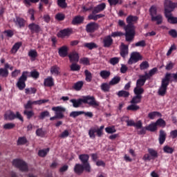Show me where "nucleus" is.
<instances>
[{"label": "nucleus", "instance_id": "obj_1", "mask_svg": "<svg viewBox=\"0 0 177 177\" xmlns=\"http://www.w3.org/2000/svg\"><path fill=\"white\" fill-rule=\"evenodd\" d=\"M171 81V73H166L165 77L162 79L161 85L158 91V95L159 96H165L167 95V90L168 89V85Z\"/></svg>", "mask_w": 177, "mask_h": 177}, {"label": "nucleus", "instance_id": "obj_2", "mask_svg": "<svg viewBox=\"0 0 177 177\" xmlns=\"http://www.w3.org/2000/svg\"><path fill=\"white\" fill-rule=\"evenodd\" d=\"M52 111H55V116L50 118V121H55V120H63L64 118V113L66 109L62 106H53Z\"/></svg>", "mask_w": 177, "mask_h": 177}, {"label": "nucleus", "instance_id": "obj_3", "mask_svg": "<svg viewBox=\"0 0 177 177\" xmlns=\"http://www.w3.org/2000/svg\"><path fill=\"white\" fill-rule=\"evenodd\" d=\"M28 74L30 72L26 71L22 72L21 77L18 79V81L16 84V86L19 89V91H23L26 88V81L28 78Z\"/></svg>", "mask_w": 177, "mask_h": 177}, {"label": "nucleus", "instance_id": "obj_4", "mask_svg": "<svg viewBox=\"0 0 177 177\" xmlns=\"http://www.w3.org/2000/svg\"><path fill=\"white\" fill-rule=\"evenodd\" d=\"M12 165L15 166V168H19V171H21V172H27L28 171L27 162L21 159H14L12 160Z\"/></svg>", "mask_w": 177, "mask_h": 177}, {"label": "nucleus", "instance_id": "obj_5", "mask_svg": "<svg viewBox=\"0 0 177 177\" xmlns=\"http://www.w3.org/2000/svg\"><path fill=\"white\" fill-rule=\"evenodd\" d=\"M148 153L144 155L142 159L144 161H151V160H155V158H158V152L154 149L149 148Z\"/></svg>", "mask_w": 177, "mask_h": 177}, {"label": "nucleus", "instance_id": "obj_6", "mask_svg": "<svg viewBox=\"0 0 177 177\" xmlns=\"http://www.w3.org/2000/svg\"><path fill=\"white\" fill-rule=\"evenodd\" d=\"M103 129H104V126H101L99 129L96 128H91L88 131V136L91 139H95L96 138V135L95 133H97V136L98 138H102V136L103 135Z\"/></svg>", "mask_w": 177, "mask_h": 177}, {"label": "nucleus", "instance_id": "obj_7", "mask_svg": "<svg viewBox=\"0 0 177 177\" xmlns=\"http://www.w3.org/2000/svg\"><path fill=\"white\" fill-rule=\"evenodd\" d=\"M4 118L5 120H9V121H13V120L17 118L18 120H19V121H21V122H24V119L19 111L16 112V114H15L13 111H10L8 113H6L4 115Z\"/></svg>", "mask_w": 177, "mask_h": 177}, {"label": "nucleus", "instance_id": "obj_8", "mask_svg": "<svg viewBox=\"0 0 177 177\" xmlns=\"http://www.w3.org/2000/svg\"><path fill=\"white\" fill-rule=\"evenodd\" d=\"M83 102L84 104H89V106H92L93 107H99L100 106V103L96 101V99L93 96L91 95L83 97Z\"/></svg>", "mask_w": 177, "mask_h": 177}, {"label": "nucleus", "instance_id": "obj_9", "mask_svg": "<svg viewBox=\"0 0 177 177\" xmlns=\"http://www.w3.org/2000/svg\"><path fill=\"white\" fill-rule=\"evenodd\" d=\"M92 167H86L84 165L77 163L74 167V172L76 173L77 175H82L84 174V171L85 172H91Z\"/></svg>", "mask_w": 177, "mask_h": 177}, {"label": "nucleus", "instance_id": "obj_10", "mask_svg": "<svg viewBox=\"0 0 177 177\" xmlns=\"http://www.w3.org/2000/svg\"><path fill=\"white\" fill-rule=\"evenodd\" d=\"M164 6L165 15L167 13H172L175 8H176V4L171 0H165Z\"/></svg>", "mask_w": 177, "mask_h": 177}, {"label": "nucleus", "instance_id": "obj_11", "mask_svg": "<svg viewBox=\"0 0 177 177\" xmlns=\"http://www.w3.org/2000/svg\"><path fill=\"white\" fill-rule=\"evenodd\" d=\"M48 102H49V100H37V101L29 100L24 105V109H26V110H28V109H32V104L41 106V104L48 103Z\"/></svg>", "mask_w": 177, "mask_h": 177}, {"label": "nucleus", "instance_id": "obj_12", "mask_svg": "<svg viewBox=\"0 0 177 177\" xmlns=\"http://www.w3.org/2000/svg\"><path fill=\"white\" fill-rule=\"evenodd\" d=\"M125 38L127 42H131L133 41V38H135V30L133 28H127L125 27Z\"/></svg>", "mask_w": 177, "mask_h": 177}, {"label": "nucleus", "instance_id": "obj_13", "mask_svg": "<svg viewBox=\"0 0 177 177\" xmlns=\"http://www.w3.org/2000/svg\"><path fill=\"white\" fill-rule=\"evenodd\" d=\"M142 55H140V53L138 52H133L131 53V57L128 61V64H133L134 63H138L139 60H142Z\"/></svg>", "mask_w": 177, "mask_h": 177}, {"label": "nucleus", "instance_id": "obj_14", "mask_svg": "<svg viewBox=\"0 0 177 177\" xmlns=\"http://www.w3.org/2000/svg\"><path fill=\"white\" fill-rule=\"evenodd\" d=\"M79 160L81 161L83 165H85L86 168H91V164L89 163V155L86 153L80 154L79 156Z\"/></svg>", "mask_w": 177, "mask_h": 177}, {"label": "nucleus", "instance_id": "obj_15", "mask_svg": "<svg viewBox=\"0 0 177 177\" xmlns=\"http://www.w3.org/2000/svg\"><path fill=\"white\" fill-rule=\"evenodd\" d=\"M31 34H39L42 29L41 26L35 23H31L28 26Z\"/></svg>", "mask_w": 177, "mask_h": 177}, {"label": "nucleus", "instance_id": "obj_16", "mask_svg": "<svg viewBox=\"0 0 177 177\" xmlns=\"http://www.w3.org/2000/svg\"><path fill=\"white\" fill-rule=\"evenodd\" d=\"M13 21L18 28H24V27H26V19L23 17L16 16L15 19H13Z\"/></svg>", "mask_w": 177, "mask_h": 177}, {"label": "nucleus", "instance_id": "obj_17", "mask_svg": "<svg viewBox=\"0 0 177 177\" xmlns=\"http://www.w3.org/2000/svg\"><path fill=\"white\" fill-rule=\"evenodd\" d=\"M99 29V24L95 22H90L86 26V32H95L97 30Z\"/></svg>", "mask_w": 177, "mask_h": 177}, {"label": "nucleus", "instance_id": "obj_18", "mask_svg": "<svg viewBox=\"0 0 177 177\" xmlns=\"http://www.w3.org/2000/svg\"><path fill=\"white\" fill-rule=\"evenodd\" d=\"M73 34V30L70 28H65L64 30H61L57 33L58 38H66V37H70Z\"/></svg>", "mask_w": 177, "mask_h": 177}, {"label": "nucleus", "instance_id": "obj_19", "mask_svg": "<svg viewBox=\"0 0 177 177\" xmlns=\"http://www.w3.org/2000/svg\"><path fill=\"white\" fill-rule=\"evenodd\" d=\"M133 21H138V17L130 15L127 18V23L128 24L126 28H134Z\"/></svg>", "mask_w": 177, "mask_h": 177}, {"label": "nucleus", "instance_id": "obj_20", "mask_svg": "<svg viewBox=\"0 0 177 177\" xmlns=\"http://www.w3.org/2000/svg\"><path fill=\"white\" fill-rule=\"evenodd\" d=\"M58 55L60 57H67L68 55V47L67 46H62L58 48Z\"/></svg>", "mask_w": 177, "mask_h": 177}, {"label": "nucleus", "instance_id": "obj_21", "mask_svg": "<svg viewBox=\"0 0 177 177\" xmlns=\"http://www.w3.org/2000/svg\"><path fill=\"white\" fill-rule=\"evenodd\" d=\"M44 86L47 88H52L55 86V80L52 76H48L47 78L44 79Z\"/></svg>", "mask_w": 177, "mask_h": 177}, {"label": "nucleus", "instance_id": "obj_22", "mask_svg": "<svg viewBox=\"0 0 177 177\" xmlns=\"http://www.w3.org/2000/svg\"><path fill=\"white\" fill-rule=\"evenodd\" d=\"M106 9V3H102L98 4L95 7H94L93 10V15H97V13H100V12H103V10Z\"/></svg>", "mask_w": 177, "mask_h": 177}, {"label": "nucleus", "instance_id": "obj_23", "mask_svg": "<svg viewBox=\"0 0 177 177\" xmlns=\"http://www.w3.org/2000/svg\"><path fill=\"white\" fill-rule=\"evenodd\" d=\"M121 46L122 47L120 48V55L123 59H125V57H127L128 53H129V51L128 49V46L125 45L124 44H122Z\"/></svg>", "mask_w": 177, "mask_h": 177}, {"label": "nucleus", "instance_id": "obj_24", "mask_svg": "<svg viewBox=\"0 0 177 177\" xmlns=\"http://www.w3.org/2000/svg\"><path fill=\"white\" fill-rule=\"evenodd\" d=\"M103 44H104V48H110L111 45H113V38H111V36H106L103 39Z\"/></svg>", "mask_w": 177, "mask_h": 177}, {"label": "nucleus", "instance_id": "obj_25", "mask_svg": "<svg viewBox=\"0 0 177 177\" xmlns=\"http://www.w3.org/2000/svg\"><path fill=\"white\" fill-rule=\"evenodd\" d=\"M166 19H167L168 23L170 24H177V17L172 16V12L165 14Z\"/></svg>", "mask_w": 177, "mask_h": 177}, {"label": "nucleus", "instance_id": "obj_26", "mask_svg": "<svg viewBox=\"0 0 177 177\" xmlns=\"http://www.w3.org/2000/svg\"><path fill=\"white\" fill-rule=\"evenodd\" d=\"M167 139V133L165 132V131L161 129L159 131V144L160 145H164L165 140Z\"/></svg>", "mask_w": 177, "mask_h": 177}, {"label": "nucleus", "instance_id": "obj_27", "mask_svg": "<svg viewBox=\"0 0 177 177\" xmlns=\"http://www.w3.org/2000/svg\"><path fill=\"white\" fill-rule=\"evenodd\" d=\"M68 58L71 63H78L80 60V55L77 53H72L68 55Z\"/></svg>", "mask_w": 177, "mask_h": 177}, {"label": "nucleus", "instance_id": "obj_28", "mask_svg": "<svg viewBox=\"0 0 177 177\" xmlns=\"http://www.w3.org/2000/svg\"><path fill=\"white\" fill-rule=\"evenodd\" d=\"M23 42L21 41H18L15 43L10 50V53H12V55L17 53V50H19L20 48H21Z\"/></svg>", "mask_w": 177, "mask_h": 177}, {"label": "nucleus", "instance_id": "obj_29", "mask_svg": "<svg viewBox=\"0 0 177 177\" xmlns=\"http://www.w3.org/2000/svg\"><path fill=\"white\" fill-rule=\"evenodd\" d=\"M70 102L71 103H73V106L75 107V109H78V107L84 103V98H80L77 100L71 99Z\"/></svg>", "mask_w": 177, "mask_h": 177}, {"label": "nucleus", "instance_id": "obj_30", "mask_svg": "<svg viewBox=\"0 0 177 177\" xmlns=\"http://www.w3.org/2000/svg\"><path fill=\"white\" fill-rule=\"evenodd\" d=\"M50 71L53 75H55L56 77H57V75H60V67L57 65L51 66Z\"/></svg>", "mask_w": 177, "mask_h": 177}, {"label": "nucleus", "instance_id": "obj_31", "mask_svg": "<svg viewBox=\"0 0 177 177\" xmlns=\"http://www.w3.org/2000/svg\"><path fill=\"white\" fill-rule=\"evenodd\" d=\"M84 17L76 16L72 20V24H73V26H75L76 24H82V23H84Z\"/></svg>", "mask_w": 177, "mask_h": 177}, {"label": "nucleus", "instance_id": "obj_32", "mask_svg": "<svg viewBox=\"0 0 177 177\" xmlns=\"http://www.w3.org/2000/svg\"><path fill=\"white\" fill-rule=\"evenodd\" d=\"M83 86H84V81H78L73 84L72 88L73 89L78 92L82 89Z\"/></svg>", "mask_w": 177, "mask_h": 177}, {"label": "nucleus", "instance_id": "obj_33", "mask_svg": "<svg viewBox=\"0 0 177 177\" xmlns=\"http://www.w3.org/2000/svg\"><path fill=\"white\" fill-rule=\"evenodd\" d=\"M28 56L30 57L31 62H34L35 61V59L38 57V53L37 52V50H30L28 53Z\"/></svg>", "mask_w": 177, "mask_h": 177}, {"label": "nucleus", "instance_id": "obj_34", "mask_svg": "<svg viewBox=\"0 0 177 177\" xmlns=\"http://www.w3.org/2000/svg\"><path fill=\"white\" fill-rule=\"evenodd\" d=\"M133 93L136 95V96H138L139 97H142V95L145 93V89L142 87H137L136 86L133 89Z\"/></svg>", "mask_w": 177, "mask_h": 177}, {"label": "nucleus", "instance_id": "obj_35", "mask_svg": "<svg viewBox=\"0 0 177 177\" xmlns=\"http://www.w3.org/2000/svg\"><path fill=\"white\" fill-rule=\"evenodd\" d=\"M146 129L147 131H149V132H156L158 129V127L156 124V122H152L146 127Z\"/></svg>", "mask_w": 177, "mask_h": 177}, {"label": "nucleus", "instance_id": "obj_36", "mask_svg": "<svg viewBox=\"0 0 177 177\" xmlns=\"http://www.w3.org/2000/svg\"><path fill=\"white\" fill-rule=\"evenodd\" d=\"M26 143H28V140H27V138H26V136L18 138L17 142V146H23L24 145H26Z\"/></svg>", "mask_w": 177, "mask_h": 177}, {"label": "nucleus", "instance_id": "obj_37", "mask_svg": "<svg viewBox=\"0 0 177 177\" xmlns=\"http://www.w3.org/2000/svg\"><path fill=\"white\" fill-rule=\"evenodd\" d=\"M100 75L103 80H107V78L111 75V72L109 71L103 70L100 71Z\"/></svg>", "mask_w": 177, "mask_h": 177}, {"label": "nucleus", "instance_id": "obj_38", "mask_svg": "<svg viewBox=\"0 0 177 177\" xmlns=\"http://www.w3.org/2000/svg\"><path fill=\"white\" fill-rule=\"evenodd\" d=\"M155 124H156V127H160V128H165L167 127V122L165 120H164L162 118L158 119Z\"/></svg>", "mask_w": 177, "mask_h": 177}, {"label": "nucleus", "instance_id": "obj_39", "mask_svg": "<svg viewBox=\"0 0 177 177\" xmlns=\"http://www.w3.org/2000/svg\"><path fill=\"white\" fill-rule=\"evenodd\" d=\"M84 47L87 48V49H89V50H92V49H96V48H97V44H96L95 42L84 43Z\"/></svg>", "mask_w": 177, "mask_h": 177}, {"label": "nucleus", "instance_id": "obj_40", "mask_svg": "<svg viewBox=\"0 0 177 177\" xmlns=\"http://www.w3.org/2000/svg\"><path fill=\"white\" fill-rule=\"evenodd\" d=\"M84 113V111H74L70 113L69 117L71 118H77V117H80V115H82Z\"/></svg>", "mask_w": 177, "mask_h": 177}, {"label": "nucleus", "instance_id": "obj_41", "mask_svg": "<svg viewBox=\"0 0 177 177\" xmlns=\"http://www.w3.org/2000/svg\"><path fill=\"white\" fill-rule=\"evenodd\" d=\"M156 117H162V115H161V113L158 111H153L148 114V118L149 120H154Z\"/></svg>", "mask_w": 177, "mask_h": 177}, {"label": "nucleus", "instance_id": "obj_42", "mask_svg": "<svg viewBox=\"0 0 177 177\" xmlns=\"http://www.w3.org/2000/svg\"><path fill=\"white\" fill-rule=\"evenodd\" d=\"M151 21H156V24L160 25L162 23V16L161 15H153V17H151Z\"/></svg>", "mask_w": 177, "mask_h": 177}, {"label": "nucleus", "instance_id": "obj_43", "mask_svg": "<svg viewBox=\"0 0 177 177\" xmlns=\"http://www.w3.org/2000/svg\"><path fill=\"white\" fill-rule=\"evenodd\" d=\"M24 115L26 116L27 120H31V118L35 115V113H34V111H28L26 109L24 111Z\"/></svg>", "mask_w": 177, "mask_h": 177}, {"label": "nucleus", "instance_id": "obj_44", "mask_svg": "<svg viewBox=\"0 0 177 177\" xmlns=\"http://www.w3.org/2000/svg\"><path fill=\"white\" fill-rule=\"evenodd\" d=\"M111 85L110 83H102L100 86L101 90L103 92H110Z\"/></svg>", "mask_w": 177, "mask_h": 177}, {"label": "nucleus", "instance_id": "obj_45", "mask_svg": "<svg viewBox=\"0 0 177 177\" xmlns=\"http://www.w3.org/2000/svg\"><path fill=\"white\" fill-rule=\"evenodd\" d=\"M118 97H129V91H119L117 93Z\"/></svg>", "mask_w": 177, "mask_h": 177}, {"label": "nucleus", "instance_id": "obj_46", "mask_svg": "<svg viewBox=\"0 0 177 177\" xmlns=\"http://www.w3.org/2000/svg\"><path fill=\"white\" fill-rule=\"evenodd\" d=\"M146 84V79H144L140 75V78L136 82V86L138 88H142Z\"/></svg>", "mask_w": 177, "mask_h": 177}, {"label": "nucleus", "instance_id": "obj_47", "mask_svg": "<svg viewBox=\"0 0 177 177\" xmlns=\"http://www.w3.org/2000/svg\"><path fill=\"white\" fill-rule=\"evenodd\" d=\"M84 75H85V80L86 81V82H91L92 81V73H91L88 70H85L84 71Z\"/></svg>", "mask_w": 177, "mask_h": 177}, {"label": "nucleus", "instance_id": "obj_48", "mask_svg": "<svg viewBox=\"0 0 177 177\" xmlns=\"http://www.w3.org/2000/svg\"><path fill=\"white\" fill-rule=\"evenodd\" d=\"M142 97H138V95H135L130 101V103L131 104H138L140 103V102H142Z\"/></svg>", "mask_w": 177, "mask_h": 177}, {"label": "nucleus", "instance_id": "obj_49", "mask_svg": "<svg viewBox=\"0 0 177 177\" xmlns=\"http://www.w3.org/2000/svg\"><path fill=\"white\" fill-rule=\"evenodd\" d=\"M140 109V106L137 105L136 104H131V105L128 106L127 110L129 111H138Z\"/></svg>", "mask_w": 177, "mask_h": 177}, {"label": "nucleus", "instance_id": "obj_50", "mask_svg": "<svg viewBox=\"0 0 177 177\" xmlns=\"http://www.w3.org/2000/svg\"><path fill=\"white\" fill-rule=\"evenodd\" d=\"M9 75V71L6 68H0V77L3 78H6Z\"/></svg>", "mask_w": 177, "mask_h": 177}, {"label": "nucleus", "instance_id": "obj_51", "mask_svg": "<svg viewBox=\"0 0 177 177\" xmlns=\"http://www.w3.org/2000/svg\"><path fill=\"white\" fill-rule=\"evenodd\" d=\"M25 93L26 95H35L37 93V89L35 87L25 88Z\"/></svg>", "mask_w": 177, "mask_h": 177}, {"label": "nucleus", "instance_id": "obj_52", "mask_svg": "<svg viewBox=\"0 0 177 177\" xmlns=\"http://www.w3.org/2000/svg\"><path fill=\"white\" fill-rule=\"evenodd\" d=\"M71 71H80L81 70V66L77 64V63H73L70 66Z\"/></svg>", "mask_w": 177, "mask_h": 177}, {"label": "nucleus", "instance_id": "obj_53", "mask_svg": "<svg viewBox=\"0 0 177 177\" xmlns=\"http://www.w3.org/2000/svg\"><path fill=\"white\" fill-rule=\"evenodd\" d=\"M120 81H121V77L116 76L114 77L110 82L109 85H117V84L120 83Z\"/></svg>", "mask_w": 177, "mask_h": 177}, {"label": "nucleus", "instance_id": "obj_54", "mask_svg": "<svg viewBox=\"0 0 177 177\" xmlns=\"http://www.w3.org/2000/svg\"><path fill=\"white\" fill-rule=\"evenodd\" d=\"M149 15L151 17L156 16L157 15V6H151L149 8Z\"/></svg>", "mask_w": 177, "mask_h": 177}, {"label": "nucleus", "instance_id": "obj_55", "mask_svg": "<svg viewBox=\"0 0 177 177\" xmlns=\"http://www.w3.org/2000/svg\"><path fill=\"white\" fill-rule=\"evenodd\" d=\"M163 151L164 153H167V154H172V153H174V148L168 145H166L163 147Z\"/></svg>", "mask_w": 177, "mask_h": 177}, {"label": "nucleus", "instance_id": "obj_56", "mask_svg": "<svg viewBox=\"0 0 177 177\" xmlns=\"http://www.w3.org/2000/svg\"><path fill=\"white\" fill-rule=\"evenodd\" d=\"M149 67H150V65L147 61H143L140 64V70H147Z\"/></svg>", "mask_w": 177, "mask_h": 177}, {"label": "nucleus", "instance_id": "obj_57", "mask_svg": "<svg viewBox=\"0 0 177 177\" xmlns=\"http://www.w3.org/2000/svg\"><path fill=\"white\" fill-rule=\"evenodd\" d=\"M37 2H39V0H24V3L26 6V8H30L32 3H37Z\"/></svg>", "mask_w": 177, "mask_h": 177}, {"label": "nucleus", "instance_id": "obj_58", "mask_svg": "<svg viewBox=\"0 0 177 177\" xmlns=\"http://www.w3.org/2000/svg\"><path fill=\"white\" fill-rule=\"evenodd\" d=\"M49 151V148H47L46 149H41L38 152V156L39 157H46Z\"/></svg>", "mask_w": 177, "mask_h": 177}, {"label": "nucleus", "instance_id": "obj_59", "mask_svg": "<svg viewBox=\"0 0 177 177\" xmlns=\"http://www.w3.org/2000/svg\"><path fill=\"white\" fill-rule=\"evenodd\" d=\"M45 117H50V113L48 111L41 112L39 116V120H44Z\"/></svg>", "mask_w": 177, "mask_h": 177}, {"label": "nucleus", "instance_id": "obj_60", "mask_svg": "<svg viewBox=\"0 0 177 177\" xmlns=\"http://www.w3.org/2000/svg\"><path fill=\"white\" fill-rule=\"evenodd\" d=\"M3 34H5L6 37L8 38H12V37L15 35V32L12 30H4Z\"/></svg>", "mask_w": 177, "mask_h": 177}, {"label": "nucleus", "instance_id": "obj_61", "mask_svg": "<svg viewBox=\"0 0 177 177\" xmlns=\"http://www.w3.org/2000/svg\"><path fill=\"white\" fill-rule=\"evenodd\" d=\"M57 5L59 8H62V9L67 8V3H66V0H57Z\"/></svg>", "mask_w": 177, "mask_h": 177}, {"label": "nucleus", "instance_id": "obj_62", "mask_svg": "<svg viewBox=\"0 0 177 177\" xmlns=\"http://www.w3.org/2000/svg\"><path fill=\"white\" fill-rule=\"evenodd\" d=\"M15 127H16L15 123H6L3 125V129H13Z\"/></svg>", "mask_w": 177, "mask_h": 177}, {"label": "nucleus", "instance_id": "obj_63", "mask_svg": "<svg viewBox=\"0 0 177 177\" xmlns=\"http://www.w3.org/2000/svg\"><path fill=\"white\" fill-rule=\"evenodd\" d=\"M30 77H32V78H35V80H38V78H39V72L35 70L33 71H31Z\"/></svg>", "mask_w": 177, "mask_h": 177}, {"label": "nucleus", "instance_id": "obj_64", "mask_svg": "<svg viewBox=\"0 0 177 177\" xmlns=\"http://www.w3.org/2000/svg\"><path fill=\"white\" fill-rule=\"evenodd\" d=\"M169 35L172 38H177V31L175 29H171L169 31Z\"/></svg>", "mask_w": 177, "mask_h": 177}]
</instances>
